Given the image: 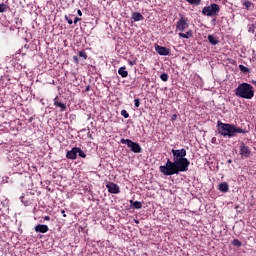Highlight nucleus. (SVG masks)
<instances>
[{"mask_svg":"<svg viewBox=\"0 0 256 256\" xmlns=\"http://www.w3.org/2000/svg\"><path fill=\"white\" fill-rule=\"evenodd\" d=\"M218 189L221 193H227V191H229V184H227V182H222L219 184Z\"/></svg>","mask_w":256,"mask_h":256,"instance_id":"f8f14e48","label":"nucleus"},{"mask_svg":"<svg viewBox=\"0 0 256 256\" xmlns=\"http://www.w3.org/2000/svg\"><path fill=\"white\" fill-rule=\"evenodd\" d=\"M211 141L212 143H215L217 141V138L213 137Z\"/></svg>","mask_w":256,"mask_h":256,"instance_id":"f704fd0d","label":"nucleus"},{"mask_svg":"<svg viewBox=\"0 0 256 256\" xmlns=\"http://www.w3.org/2000/svg\"><path fill=\"white\" fill-rule=\"evenodd\" d=\"M218 133L222 135V137H235L237 133H245V130L233 124L218 121Z\"/></svg>","mask_w":256,"mask_h":256,"instance_id":"f03ea898","label":"nucleus"},{"mask_svg":"<svg viewBox=\"0 0 256 256\" xmlns=\"http://www.w3.org/2000/svg\"><path fill=\"white\" fill-rule=\"evenodd\" d=\"M219 11H221V8L217 4H211L210 6H206L202 10V14L206 15L207 17H214L216 15H219Z\"/></svg>","mask_w":256,"mask_h":256,"instance_id":"20e7f679","label":"nucleus"},{"mask_svg":"<svg viewBox=\"0 0 256 256\" xmlns=\"http://www.w3.org/2000/svg\"><path fill=\"white\" fill-rule=\"evenodd\" d=\"M132 19H133V21L137 22V21H143L145 18L143 17V15L141 13L134 12L132 14Z\"/></svg>","mask_w":256,"mask_h":256,"instance_id":"ddd939ff","label":"nucleus"},{"mask_svg":"<svg viewBox=\"0 0 256 256\" xmlns=\"http://www.w3.org/2000/svg\"><path fill=\"white\" fill-rule=\"evenodd\" d=\"M128 63H129V65H130L131 67H133V65H135V62H133V61H129Z\"/></svg>","mask_w":256,"mask_h":256,"instance_id":"7c9ffc66","label":"nucleus"},{"mask_svg":"<svg viewBox=\"0 0 256 256\" xmlns=\"http://www.w3.org/2000/svg\"><path fill=\"white\" fill-rule=\"evenodd\" d=\"M67 159H77V147L72 148L66 154Z\"/></svg>","mask_w":256,"mask_h":256,"instance_id":"9b49d317","label":"nucleus"},{"mask_svg":"<svg viewBox=\"0 0 256 256\" xmlns=\"http://www.w3.org/2000/svg\"><path fill=\"white\" fill-rule=\"evenodd\" d=\"M77 155H79V157H82L83 159L87 157V155H85V152L81 150V148H77Z\"/></svg>","mask_w":256,"mask_h":256,"instance_id":"6ab92c4d","label":"nucleus"},{"mask_svg":"<svg viewBox=\"0 0 256 256\" xmlns=\"http://www.w3.org/2000/svg\"><path fill=\"white\" fill-rule=\"evenodd\" d=\"M132 207H134V209H141V207H143V204H141V202L139 201H130Z\"/></svg>","mask_w":256,"mask_h":256,"instance_id":"a211bd4d","label":"nucleus"},{"mask_svg":"<svg viewBox=\"0 0 256 256\" xmlns=\"http://www.w3.org/2000/svg\"><path fill=\"white\" fill-rule=\"evenodd\" d=\"M61 213H62L63 217H67V214H65V210H62Z\"/></svg>","mask_w":256,"mask_h":256,"instance_id":"2f4dec72","label":"nucleus"},{"mask_svg":"<svg viewBox=\"0 0 256 256\" xmlns=\"http://www.w3.org/2000/svg\"><path fill=\"white\" fill-rule=\"evenodd\" d=\"M239 69L242 71V73H249V68L245 67L244 65H239Z\"/></svg>","mask_w":256,"mask_h":256,"instance_id":"4be33fe9","label":"nucleus"},{"mask_svg":"<svg viewBox=\"0 0 256 256\" xmlns=\"http://www.w3.org/2000/svg\"><path fill=\"white\" fill-rule=\"evenodd\" d=\"M125 69V67H120L118 70V74H120L123 78L128 77L129 75V72H127Z\"/></svg>","mask_w":256,"mask_h":256,"instance_id":"dca6fc26","label":"nucleus"},{"mask_svg":"<svg viewBox=\"0 0 256 256\" xmlns=\"http://www.w3.org/2000/svg\"><path fill=\"white\" fill-rule=\"evenodd\" d=\"M236 97L241 99H253L255 93L253 92V86L251 84L242 83L235 90Z\"/></svg>","mask_w":256,"mask_h":256,"instance_id":"7ed1b4c3","label":"nucleus"},{"mask_svg":"<svg viewBox=\"0 0 256 256\" xmlns=\"http://www.w3.org/2000/svg\"><path fill=\"white\" fill-rule=\"evenodd\" d=\"M45 221H49L51 218L49 216L44 217Z\"/></svg>","mask_w":256,"mask_h":256,"instance_id":"473e14b6","label":"nucleus"},{"mask_svg":"<svg viewBox=\"0 0 256 256\" xmlns=\"http://www.w3.org/2000/svg\"><path fill=\"white\" fill-rule=\"evenodd\" d=\"M65 19L69 25H73V20L69 18V16H65Z\"/></svg>","mask_w":256,"mask_h":256,"instance_id":"cd10ccee","label":"nucleus"},{"mask_svg":"<svg viewBox=\"0 0 256 256\" xmlns=\"http://www.w3.org/2000/svg\"><path fill=\"white\" fill-rule=\"evenodd\" d=\"M109 193H113V194H117V193H120V190H119V185L113 183V182H109L107 185H106Z\"/></svg>","mask_w":256,"mask_h":256,"instance_id":"1a4fd4ad","label":"nucleus"},{"mask_svg":"<svg viewBox=\"0 0 256 256\" xmlns=\"http://www.w3.org/2000/svg\"><path fill=\"white\" fill-rule=\"evenodd\" d=\"M243 5H244V7H246V9H249V7H251L252 3L249 2V1H245V2L243 3Z\"/></svg>","mask_w":256,"mask_h":256,"instance_id":"bb28decb","label":"nucleus"},{"mask_svg":"<svg viewBox=\"0 0 256 256\" xmlns=\"http://www.w3.org/2000/svg\"><path fill=\"white\" fill-rule=\"evenodd\" d=\"M54 105H55V107H60L61 111H66V109H67V105H65V103L59 102V100H57V98L54 99Z\"/></svg>","mask_w":256,"mask_h":256,"instance_id":"4468645a","label":"nucleus"},{"mask_svg":"<svg viewBox=\"0 0 256 256\" xmlns=\"http://www.w3.org/2000/svg\"><path fill=\"white\" fill-rule=\"evenodd\" d=\"M35 231H36V233H47V231H49V226L38 224L35 227Z\"/></svg>","mask_w":256,"mask_h":256,"instance_id":"9d476101","label":"nucleus"},{"mask_svg":"<svg viewBox=\"0 0 256 256\" xmlns=\"http://www.w3.org/2000/svg\"><path fill=\"white\" fill-rule=\"evenodd\" d=\"M79 21H81V18L76 17V18L74 19V24L77 25V23H79Z\"/></svg>","mask_w":256,"mask_h":256,"instance_id":"c756f323","label":"nucleus"},{"mask_svg":"<svg viewBox=\"0 0 256 256\" xmlns=\"http://www.w3.org/2000/svg\"><path fill=\"white\" fill-rule=\"evenodd\" d=\"M232 245H235L236 247H241L242 243H241V241L234 239L232 242Z\"/></svg>","mask_w":256,"mask_h":256,"instance_id":"b1692460","label":"nucleus"},{"mask_svg":"<svg viewBox=\"0 0 256 256\" xmlns=\"http://www.w3.org/2000/svg\"><path fill=\"white\" fill-rule=\"evenodd\" d=\"M173 162L171 160H167L166 165L160 166V173L163 175L171 176V175H179V173H183L185 171H189V165L191 162L187 158V150L185 148L179 150H172Z\"/></svg>","mask_w":256,"mask_h":256,"instance_id":"f257e3e1","label":"nucleus"},{"mask_svg":"<svg viewBox=\"0 0 256 256\" xmlns=\"http://www.w3.org/2000/svg\"><path fill=\"white\" fill-rule=\"evenodd\" d=\"M74 59L77 61V56H74Z\"/></svg>","mask_w":256,"mask_h":256,"instance_id":"e433bc0d","label":"nucleus"},{"mask_svg":"<svg viewBox=\"0 0 256 256\" xmlns=\"http://www.w3.org/2000/svg\"><path fill=\"white\" fill-rule=\"evenodd\" d=\"M179 37H182L183 39H191V37H193V33L191 31L179 33Z\"/></svg>","mask_w":256,"mask_h":256,"instance_id":"2eb2a0df","label":"nucleus"},{"mask_svg":"<svg viewBox=\"0 0 256 256\" xmlns=\"http://www.w3.org/2000/svg\"><path fill=\"white\" fill-rule=\"evenodd\" d=\"M190 5H201V0H186Z\"/></svg>","mask_w":256,"mask_h":256,"instance_id":"aec40b11","label":"nucleus"},{"mask_svg":"<svg viewBox=\"0 0 256 256\" xmlns=\"http://www.w3.org/2000/svg\"><path fill=\"white\" fill-rule=\"evenodd\" d=\"M121 115L124 117V119H129V113H127L126 110H122Z\"/></svg>","mask_w":256,"mask_h":256,"instance_id":"393cba45","label":"nucleus"},{"mask_svg":"<svg viewBox=\"0 0 256 256\" xmlns=\"http://www.w3.org/2000/svg\"><path fill=\"white\" fill-rule=\"evenodd\" d=\"M120 143H122L123 145H127V147H129V149L133 152V153H141L142 148L141 145H139V143L133 142L130 139H121Z\"/></svg>","mask_w":256,"mask_h":256,"instance_id":"39448f33","label":"nucleus"},{"mask_svg":"<svg viewBox=\"0 0 256 256\" xmlns=\"http://www.w3.org/2000/svg\"><path fill=\"white\" fill-rule=\"evenodd\" d=\"M172 119H173V120L177 119V115H173V116H172Z\"/></svg>","mask_w":256,"mask_h":256,"instance_id":"c9c22d12","label":"nucleus"},{"mask_svg":"<svg viewBox=\"0 0 256 256\" xmlns=\"http://www.w3.org/2000/svg\"><path fill=\"white\" fill-rule=\"evenodd\" d=\"M7 11V5L2 3L0 4V13H5Z\"/></svg>","mask_w":256,"mask_h":256,"instance_id":"5701e85b","label":"nucleus"},{"mask_svg":"<svg viewBox=\"0 0 256 256\" xmlns=\"http://www.w3.org/2000/svg\"><path fill=\"white\" fill-rule=\"evenodd\" d=\"M208 41L211 43V45H217L219 43V40H217V38H215L213 35L208 36Z\"/></svg>","mask_w":256,"mask_h":256,"instance_id":"f3484780","label":"nucleus"},{"mask_svg":"<svg viewBox=\"0 0 256 256\" xmlns=\"http://www.w3.org/2000/svg\"><path fill=\"white\" fill-rule=\"evenodd\" d=\"M240 155L245 159L251 157V149L249 148V146L245 145V143L240 144Z\"/></svg>","mask_w":256,"mask_h":256,"instance_id":"0eeeda50","label":"nucleus"},{"mask_svg":"<svg viewBox=\"0 0 256 256\" xmlns=\"http://www.w3.org/2000/svg\"><path fill=\"white\" fill-rule=\"evenodd\" d=\"M187 18L183 17L182 14H180V20L177 22L176 29L178 31H184L189 27V23L187 22Z\"/></svg>","mask_w":256,"mask_h":256,"instance_id":"423d86ee","label":"nucleus"},{"mask_svg":"<svg viewBox=\"0 0 256 256\" xmlns=\"http://www.w3.org/2000/svg\"><path fill=\"white\" fill-rule=\"evenodd\" d=\"M134 105H135V107H139V105H141L140 100L139 99H135L134 100Z\"/></svg>","mask_w":256,"mask_h":256,"instance_id":"c85d7f7f","label":"nucleus"},{"mask_svg":"<svg viewBox=\"0 0 256 256\" xmlns=\"http://www.w3.org/2000/svg\"><path fill=\"white\" fill-rule=\"evenodd\" d=\"M78 15L81 17L83 15V12H81V10H78Z\"/></svg>","mask_w":256,"mask_h":256,"instance_id":"72a5a7b5","label":"nucleus"},{"mask_svg":"<svg viewBox=\"0 0 256 256\" xmlns=\"http://www.w3.org/2000/svg\"><path fill=\"white\" fill-rule=\"evenodd\" d=\"M160 79L164 82L169 81V75L167 73H163L161 74Z\"/></svg>","mask_w":256,"mask_h":256,"instance_id":"412c9836","label":"nucleus"},{"mask_svg":"<svg viewBox=\"0 0 256 256\" xmlns=\"http://www.w3.org/2000/svg\"><path fill=\"white\" fill-rule=\"evenodd\" d=\"M78 55H79V57H82L83 59H87V53H85L83 51H79Z\"/></svg>","mask_w":256,"mask_h":256,"instance_id":"a878e982","label":"nucleus"},{"mask_svg":"<svg viewBox=\"0 0 256 256\" xmlns=\"http://www.w3.org/2000/svg\"><path fill=\"white\" fill-rule=\"evenodd\" d=\"M155 51L158 55L167 56L171 53V50L165 46H159L158 44L155 45Z\"/></svg>","mask_w":256,"mask_h":256,"instance_id":"6e6552de","label":"nucleus"}]
</instances>
